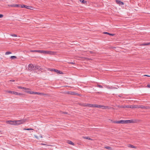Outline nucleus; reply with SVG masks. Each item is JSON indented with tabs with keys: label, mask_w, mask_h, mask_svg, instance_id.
<instances>
[{
	"label": "nucleus",
	"mask_w": 150,
	"mask_h": 150,
	"mask_svg": "<svg viewBox=\"0 0 150 150\" xmlns=\"http://www.w3.org/2000/svg\"><path fill=\"white\" fill-rule=\"evenodd\" d=\"M80 1H81V2L83 3V4H86V1H84V0H80Z\"/></svg>",
	"instance_id": "nucleus-26"
},
{
	"label": "nucleus",
	"mask_w": 150,
	"mask_h": 150,
	"mask_svg": "<svg viewBox=\"0 0 150 150\" xmlns=\"http://www.w3.org/2000/svg\"><path fill=\"white\" fill-rule=\"evenodd\" d=\"M116 1L117 3L118 4H119L120 5H123L124 4L123 2L121 1H120L116 0Z\"/></svg>",
	"instance_id": "nucleus-10"
},
{
	"label": "nucleus",
	"mask_w": 150,
	"mask_h": 150,
	"mask_svg": "<svg viewBox=\"0 0 150 150\" xmlns=\"http://www.w3.org/2000/svg\"><path fill=\"white\" fill-rule=\"evenodd\" d=\"M126 123H134L135 122L133 120H126Z\"/></svg>",
	"instance_id": "nucleus-13"
},
{
	"label": "nucleus",
	"mask_w": 150,
	"mask_h": 150,
	"mask_svg": "<svg viewBox=\"0 0 150 150\" xmlns=\"http://www.w3.org/2000/svg\"><path fill=\"white\" fill-rule=\"evenodd\" d=\"M11 6H13V7H20V6L16 4H14V5Z\"/></svg>",
	"instance_id": "nucleus-24"
},
{
	"label": "nucleus",
	"mask_w": 150,
	"mask_h": 150,
	"mask_svg": "<svg viewBox=\"0 0 150 150\" xmlns=\"http://www.w3.org/2000/svg\"><path fill=\"white\" fill-rule=\"evenodd\" d=\"M21 7L22 8H25L27 9H30L33 10V7L31 6H28L26 5H21Z\"/></svg>",
	"instance_id": "nucleus-5"
},
{
	"label": "nucleus",
	"mask_w": 150,
	"mask_h": 150,
	"mask_svg": "<svg viewBox=\"0 0 150 150\" xmlns=\"http://www.w3.org/2000/svg\"><path fill=\"white\" fill-rule=\"evenodd\" d=\"M54 71L55 72L57 73H59L60 74H63V73L60 71H59V70L57 69H54Z\"/></svg>",
	"instance_id": "nucleus-14"
},
{
	"label": "nucleus",
	"mask_w": 150,
	"mask_h": 150,
	"mask_svg": "<svg viewBox=\"0 0 150 150\" xmlns=\"http://www.w3.org/2000/svg\"><path fill=\"white\" fill-rule=\"evenodd\" d=\"M24 130H33V129L31 128H27V129H23Z\"/></svg>",
	"instance_id": "nucleus-27"
},
{
	"label": "nucleus",
	"mask_w": 150,
	"mask_h": 150,
	"mask_svg": "<svg viewBox=\"0 0 150 150\" xmlns=\"http://www.w3.org/2000/svg\"><path fill=\"white\" fill-rule=\"evenodd\" d=\"M87 105L88 104L86 103H83L81 105L84 107H88Z\"/></svg>",
	"instance_id": "nucleus-21"
},
{
	"label": "nucleus",
	"mask_w": 150,
	"mask_h": 150,
	"mask_svg": "<svg viewBox=\"0 0 150 150\" xmlns=\"http://www.w3.org/2000/svg\"><path fill=\"white\" fill-rule=\"evenodd\" d=\"M131 108H139V106L138 105H131Z\"/></svg>",
	"instance_id": "nucleus-18"
},
{
	"label": "nucleus",
	"mask_w": 150,
	"mask_h": 150,
	"mask_svg": "<svg viewBox=\"0 0 150 150\" xmlns=\"http://www.w3.org/2000/svg\"><path fill=\"white\" fill-rule=\"evenodd\" d=\"M145 108L143 106L141 105L139 106V108Z\"/></svg>",
	"instance_id": "nucleus-30"
},
{
	"label": "nucleus",
	"mask_w": 150,
	"mask_h": 150,
	"mask_svg": "<svg viewBox=\"0 0 150 150\" xmlns=\"http://www.w3.org/2000/svg\"><path fill=\"white\" fill-rule=\"evenodd\" d=\"M39 68H40V66H34V68H35V69H38Z\"/></svg>",
	"instance_id": "nucleus-29"
},
{
	"label": "nucleus",
	"mask_w": 150,
	"mask_h": 150,
	"mask_svg": "<svg viewBox=\"0 0 150 150\" xmlns=\"http://www.w3.org/2000/svg\"><path fill=\"white\" fill-rule=\"evenodd\" d=\"M54 69H51L50 70L51 71H54Z\"/></svg>",
	"instance_id": "nucleus-42"
},
{
	"label": "nucleus",
	"mask_w": 150,
	"mask_h": 150,
	"mask_svg": "<svg viewBox=\"0 0 150 150\" xmlns=\"http://www.w3.org/2000/svg\"><path fill=\"white\" fill-rule=\"evenodd\" d=\"M83 138L84 139H88V140H93L91 139L90 138H89V137H83Z\"/></svg>",
	"instance_id": "nucleus-19"
},
{
	"label": "nucleus",
	"mask_w": 150,
	"mask_h": 150,
	"mask_svg": "<svg viewBox=\"0 0 150 150\" xmlns=\"http://www.w3.org/2000/svg\"><path fill=\"white\" fill-rule=\"evenodd\" d=\"M105 148L106 149H111V147H109V146L105 147Z\"/></svg>",
	"instance_id": "nucleus-28"
},
{
	"label": "nucleus",
	"mask_w": 150,
	"mask_h": 150,
	"mask_svg": "<svg viewBox=\"0 0 150 150\" xmlns=\"http://www.w3.org/2000/svg\"><path fill=\"white\" fill-rule=\"evenodd\" d=\"M11 53V52H7L6 53V54H10Z\"/></svg>",
	"instance_id": "nucleus-32"
},
{
	"label": "nucleus",
	"mask_w": 150,
	"mask_h": 150,
	"mask_svg": "<svg viewBox=\"0 0 150 150\" xmlns=\"http://www.w3.org/2000/svg\"><path fill=\"white\" fill-rule=\"evenodd\" d=\"M17 88H20V89H26V88L25 87H21V86H17Z\"/></svg>",
	"instance_id": "nucleus-20"
},
{
	"label": "nucleus",
	"mask_w": 150,
	"mask_h": 150,
	"mask_svg": "<svg viewBox=\"0 0 150 150\" xmlns=\"http://www.w3.org/2000/svg\"><path fill=\"white\" fill-rule=\"evenodd\" d=\"M120 108H131V105H125L122 106L120 107Z\"/></svg>",
	"instance_id": "nucleus-16"
},
{
	"label": "nucleus",
	"mask_w": 150,
	"mask_h": 150,
	"mask_svg": "<svg viewBox=\"0 0 150 150\" xmlns=\"http://www.w3.org/2000/svg\"><path fill=\"white\" fill-rule=\"evenodd\" d=\"M96 108H101L102 109H107L109 108L107 106H105L103 105H97L96 106Z\"/></svg>",
	"instance_id": "nucleus-7"
},
{
	"label": "nucleus",
	"mask_w": 150,
	"mask_h": 150,
	"mask_svg": "<svg viewBox=\"0 0 150 150\" xmlns=\"http://www.w3.org/2000/svg\"><path fill=\"white\" fill-rule=\"evenodd\" d=\"M32 94H36L40 95H45V94L43 93H40L39 92H33V91H32Z\"/></svg>",
	"instance_id": "nucleus-11"
},
{
	"label": "nucleus",
	"mask_w": 150,
	"mask_h": 150,
	"mask_svg": "<svg viewBox=\"0 0 150 150\" xmlns=\"http://www.w3.org/2000/svg\"><path fill=\"white\" fill-rule=\"evenodd\" d=\"M127 146L129 147H130V148H134V149L137 148L135 146H133L132 145L130 144H128V145Z\"/></svg>",
	"instance_id": "nucleus-15"
},
{
	"label": "nucleus",
	"mask_w": 150,
	"mask_h": 150,
	"mask_svg": "<svg viewBox=\"0 0 150 150\" xmlns=\"http://www.w3.org/2000/svg\"><path fill=\"white\" fill-rule=\"evenodd\" d=\"M39 53L47 54L50 55H55L57 53L56 52H54L51 51H45L39 50Z\"/></svg>",
	"instance_id": "nucleus-1"
},
{
	"label": "nucleus",
	"mask_w": 150,
	"mask_h": 150,
	"mask_svg": "<svg viewBox=\"0 0 150 150\" xmlns=\"http://www.w3.org/2000/svg\"><path fill=\"white\" fill-rule=\"evenodd\" d=\"M68 93L69 94H71V95H76V93H75L74 92H69Z\"/></svg>",
	"instance_id": "nucleus-23"
},
{
	"label": "nucleus",
	"mask_w": 150,
	"mask_h": 150,
	"mask_svg": "<svg viewBox=\"0 0 150 150\" xmlns=\"http://www.w3.org/2000/svg\"><path fill=\"white\" fill-rule=\"evenodd\" d=\"M69 63L72 64H74V63L73 62H70V63Z\"/></svg>",
	"instance_id": "nucleus-40"
},
{
	"label": "nucleus",
	"mask_w": 150,
	"mask_h": 150,
	"mask_svg": "<svg viewBox=\"0 0 150 150\" xmlns=\"http://www.w3.org/2000/svg\"><path fill=\"white\" fill-rule=\"evenodd\" d=\"M6 123L7 124H9L12 125H15V120H8L6 121Z\"/></svg>",
	"instance_id": "nucleus-6"
},
{
	"label": "nucleus",
	"mask_w": 150,
	"mask_h": 150,
	"mask_svg": "<svg viewBox=\"0 0 150 150\" xmlns=\"http://www.w3.org/2000/svg\"><path fill=\"white\" fill-rule=\"evenodd\" d=\"M26 120L24 119L23 120H15V125H18L22 124L26 122Z\"/></svg>",
	"instance_id": "nucleus-2"
},
{
	"label": "nucleus",
	"mask_w": 150,
	"mask_h": 150,
	"mask_svg": "<svg viewBox=\"0 0 150 150\" xmlns=\"http://www.w3.org/2000/svg\"><path fill=\"white\" fill-rule=\"evenodd\" d=\"M6 92L8 93L13 94L16 95L20 96H22L23 95V94L21 93L14 91H6Z\"/></svg>",
	"instance_id": "nucleus-3"
},
{
	"label": "nucleus",
	"mask_w": 150,
	"mask_h": 150,
	"mask_svg": "<svg viewBox=\"0 0 150 150\" xmlns=\"http://www.w3.org/2000/svg\"><path fill=\"white\" fill-rule=\"evenodd\" d=\"M109 35H112V36H114V35L115 34H114L109 33Z\"/></svg>",
	"instance_id": "nucleus-36"
},
{
	"label": "nucleus",
	"mask_w": 150,
	"mask_h": 150,
	"mask_svg": "<svg viewBox=\"0 0 150 150\" xmlns=\"http://www.w3.org/2000/svg\"><path fill=\"white\" fill-rule=\"evenodd\" d=\"M96 104H88V107H96Z\"/></svg>",
	"instance_id": "nucleus-12"
},
{
	"label": "nucleus",
	"mask_w": 150,
	"mask_h": 150,
	"mask_svg": "<svg viewBox=\"0 0 150 150\" xmlns=\"http://www.w3.org/2000/svg\"><path fill=\"white\" fill-rule=\"evenodd\" d=\"M35 137L37 138H38V137H37V136H35Z\"/></svg>",
	"instance_id": "nucleus-44"
},
{
	"label": "nucleus",
	"mask_w": 150,
	"mask_h": 150,
	"mask_svg": "<svg viewBox=\"0 0 150 150\" xmlns=\"http://www.w3.org/2000/svg\"><path fill=\"white\" fill-rule=\"evenodd\" d=\"M147 86L148 88H150V84H148Z\"/></svg>",
	"instance_id": "nucleus-39"
},
{
	"label": "nucleus",
	"mask_w": 150,
	"mask_h": 150,
	"mask_svg": "<svg viewBox=\"0 0 150 150\" xmlns=\"http://www.w3.org/2000/svg\"><path fill=\"white\" fill-rule=\"evenodd\" d=\"M41 145H46V144H43V143H42L41 144Z\"/></svg>",
	"instance_id": "nucleus-41"
},
{
	"label": "nucleus",
	"mask_w": 150,
	"mask_h": 150,
	"mask_svg": "<svg viewBox=\"0 0 150 150\" xmlns=\"http://www.w3.org/2000/svg\"><path fill=\"white\" fill-rule=\"evenodd\" d=\"M3 15L2 14H0V18H2L3 17Z\"/></svg>",
	"instance_id": "nucleus-37"
},
{
	"label": "nucleus",
	"mask_w": 150,
	"mask_h": 150,
	"mask_svg": "<svg viewBox=\"0 0 150 150\" xmlns=\"http://www.w3.org/2000/svg\"><path fill=\"white\" fill-rule=\"evenodd\" d=\"M39 50H31L30 51L31 52H39Z\"/></svg>",
	"instance_id": "nucleus-25"
},
{
	"label": "nucleus",
	"mask_w": 150,
	"mask_h": 150,
	"mask_svg": "<svg viewBox=\"0 0 150 150\" xmlns=\"http://www.w3.org/2000/svg\"><path fill=\"white\" fill-rule=\"evenodd\" d=\"M34 68V66L32 64H29L28 66V69L30 70Z\"/></svg>",
	"instance_id": "nucleus-9"
},
{
	"label": "nucleus",
	"mask_w": 150,
	"mask_h": 150,
	"mask_svg": "<svg viewBox=\"0 0 150 150\" xmlns=\"http://www.w3.org/2000/svg\"><path fill=\"white\" fill-rule=\"evenodd\" d=\"M67 143L68 144H71L72 145H73L74 146V143H73V142H72L71 141H68V142H67Z\"/></svg>",
	"instance_id": "nucleus-17"
},
{
	"label": "nucleus",
	"mask_w": 150,
	"mask_h": 150,
	"mask_svg": "<svg viewBox=\"0 0 150 150\" xmlns=\"http://www.w3.org/2000/svg\"><path fill=\"white\" fill-rule=\"evenodd\" d=\"M143 76H148V77H150V76L147 75H144Z\"/></svg>",
	"instance_id": "nucleus-38"
},
{
	"label": "nucleus",
	"mask_w": 150,
	"mask_h": 150,
	"mask_svg": "<svg viewBox=\"0 0 150 150\" xmlns=\"http://www.w3.org/2000/svg\"><path fill=\"white\" fill-rule=\"evenodd\" d=\"M107 88H110V87H107Z\"/></svg>",
	"instance_id": "nucleus-43"
},
{
	"label": "nucleus",
	"mask_w": 150,
	"mask_h": 150,
	"mask_svg": "<svg viewBox=\"0 0 150 150\" xmlns=\"http://www.w3.org/2000/svg\"><path fill=\"white\" fill-rule=\"evenodd\" d=\"M98 87H99V88H103V87L101 85H98Z\"/></svg>",
	"instance_id": "nucleus-34"
},
{
	"label": "nucleus",
	"mask_w": 150,
	"mask_h": 150,
	"mask_svg": "<svg viewBox=\"0 0 150 150\" xmlns=\"http://www.w3.org/2000/svg\"><path fill=\"white\" fill-rule=\"evenodd\" d=\"M104 34H108L109 35V33L107 32H104Z\"/></svg>",
	"instance_id": "nucleus-35"
},
{
	"label": "nucleus",
	"mask_w": 150,
	"mask_h": 150,
	"mask_svg": "<svg viewBox=\"0 0 150 150\" xmlns=\"http://www.w3.org/2000/svg\"><path fill=\"white\" fill-rule=\"evenodd\" d=\"M11 36L13 37H17V35L14 34L11 35Z\"/></svg>",
	"instance_id": "nucleus-31"
},
{
	"label": "nucleus",
	"mask_w": 150,
	"mask_h": 150,
	"mask_svg": "<svg viewBox=\"0 0 150 150\" xmlns=\"http://www.w3.org/2000/svg\"><path fill=\"white\" fill-rule=\"evenodd\" d=\"M26 89H24L25 90V91H24L25 92L28 93L30 94H32V91H30V89L26 88Z\"/></svg>",
	"instance_id": "nucleus-8"
},
{
	"label": "nucleus",
	"mask_w": 150,
	"mask_h": 150,
	"mask_svg": "<svg viewBox=\"0 0 150 150\" xmlns=\"http://www.w3.org/2000/svg\"><path fill=\"white\" fill-rule=\"evenodd\" d=\"M11 58L12 59H13V58H16V57L15 56H11Z\"/></svg>",
	"instance_id": "nucleus-33"
},
{
	"label": "nucleus",
	"mask_w": 150,
	"mask_h": 150,
	"mask_svg": "<svg viewBox=\"0 0 150 150\" xmlns=\"http://www.w3.org/2000/svg\"><path fill=\"white\" fill-rule=\"evenodd\" d=\"M113 122L114 123L117 124H126V120H120L118 121H113Z\"/></svg>",
	"instance_id": "nucleus-4"
},
{
	"label": "nucleus",
	"mask_w": 150,
	"mask_h": 150,
	"mask_svg": "<svg viewBox=\"0 0 150 150\" xmlns=\"http://www.w3.org/2000/svg\"><path fill=\"white\" fill-rule=\"evenodd\" d=\"M150 45V42L148 43H146L143 44L142 45H141L145 46V45Z\"/></svg>",
	"instance_id": "nucleus-22"
}]
</instances>
